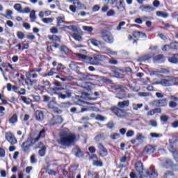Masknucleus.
<instances>
[{
	"mask_svg": "<svg viewBox=\"0 0 178 178\" xmlns=\"http://www.w3.org/2000/svg\"><path fill=\"white\" fill-rule=\"evenodd\" d=\"M43 137H45V129H44L39 132L36 138H33L31 136L29 137L28 139L24 142L22 145V149L24 152L30 151V147H31L33 144H35V143H37L40 138H43Z\"/></svg>",
	"mask_w": 178,
	"mask_h": 178,
	"instance_id": "f257e3e1",
	"label": "nucleus"
},
{
	"mask_svg": "<svg viewBox=\"0 0 178 178\" xmlns=\"http://www.w3.org/2000/svg\"><path fill=\"white\" fill-rule=\"evenodd\" d=\"M74 141H76V136L74 134L63 132L60 135L59 143L65 147H70L74 144Z\"/></svg>",
	"mask_w": 178,
	"mask_h": 178,
	"instance_id": "f03ea898",
	"label": "nucleus"
},
{
	"mask_svg": "<svg viewBox=\"0 0 178 178\" xmlns=\"http://www.w3.org/2000/svg\"><path fill=\"white\" fill-rule=\"evenodd\" d=\"M76 56L80 58V59H83V60H87L88 59L90 65H98L100 62H102L106 59V57L104 55H97L95 54L93 58L87 57L86 55H83L80 53L76 54Z\"/></svg>",
	"mask_w": 178,
	"mask_h": 178,
	"instance_id": "7ed1b4c3",
	"label": "nucleus"
},
{
	"mask_svg": "<svg viewBox=\"0 0 178 178\" xmlns=\"http://www.w3.org/2000/svg\"><path fill=\"white\" fill-rule=\"evenodd\" d=\"M102 38L105 42H107V44H113V41H115L113 35L108 31H102Z\"/></svg>",
	"mask_w": 178,
	"mask_h": 178,
	"instance_id": "20e7f679",
	"label": "nucleus"
},
{
	"mask_svg": "<svg viewBox=\"0 0 178 178\" xmlns=\"http://www.w3.org/2000/svg\"><path fill=\"white\" fill-rule=\"evenodd\" d=\"M70 35L74 38V40H75V41H78L79 42L83 41V31L77 26L75 28V30L72 31Z\"/></svg>",
	"mask_w": 178,
	"mask_h": 178,
	"instance_id": "39448f33",
	"label": "nucleus"
},
{
	"mask_svg": "<svg viewBox=\"0 0 178 178\" xmlns=\"http://www.w3.org/2000/svg\"><path fill=\"white\" fill-rule=\"evenodd\" d=\"M146 174L144 175L145 177H149V178H156L158 177V172L156 170H155V168L154 166H152L146 170Z\"/></svg>",
	"mask_w": 178,
	"mask_h": 178,
	"instance_id": "423d86ee",
	"label": "nucleus"
},
{
	"mask_svg": "<svg viewBox=\"0 0 178 178\" xmlns=\"http://www.w3.org/2000/svg\"><path fill=\"white\" fill-rule=\"evenodd\" d=\"M48 108L54 112V113H62V111L56 107V99L55 97L48 104Z\"/></svg>",
	"mask_w": 178,
	"mask_h": 178,
	"instance_id": "0eeeda50",
	"label": "nucleus"
},
{
	"mask_svg": "<svg viewBox=\"0 0 178 178\" xmlns=\"http://www.w3.org/2000/svg\"><path fill=\"white\" fill-rule=\"evenodd\" d=\"M6 139L11 145H15V144H17V140H16V138H15V135L12 134L11 132H6L5 135Z\"/></svg>",
	"mask_w": 178,
	"mask_h": 178,
	"instance_id": "6e6552de",
	"label": "nucleus"
},
{
	"mask_svg": "<svg viewBox=\"0 0 178 178\" xmlns=\"http://www.w3.org/2000/svg\"><path fill=\"white\" fill-rule=\"evenodd\" d=\"M113 113L115 114L118 118H126V111L123 109L119 108H113Z\"/></svg>",
	"mask_w": 178,
	"mask_h": 178,
	"instance_id": "1a4fd4ad",
	"label": "nucleus"
},
{
	"mask_svg": "<svg viewBox=\"0 0 178 178\" xmlns=\"http://www.w3.org/2000/svg\"><path fill=\"white\" fill-rule=\"evenodd\" d=\"M178 49V43L175 42L170 44H165L162 47L163 51H170L172 49Z\"/></svg>",
	"mask_w": 178,
	"mask_h": 178,
	"instance_id": "9d476101",
	"label": "nucleus"
},
{
	"mask_svg": "<svg viewBox=\"0 0 178 178\" xmlns=\"http://www.w3.org/2000/svg\"><path fill=\"white\" fill-rule=\"evenodd\" d=\"M97 148L99 149V154L101 156H106V155H108V150L106 148H105L104 145L102 143H98Z\"/></svg>",
	"mask_w": 178,
	"mask_h": 178,
	"instance_id": "9b49d317",
	"label": "nucleus"
},
{
	"mask_svg": "<svg viewBox=\"0 0 178 178\" xmlns=\"http://www.w3.org/2000/svg\"><path fill=\"white\" fill-rule=\"evenodd\" d=\"M63 123V118L60 115L54 116L50 121V124H60Z\"/></svg>",
	"mask_w": 178,
	"mask_h": 178,
	"instance_id": "f8f14e48",
	"label": "nucleus"
},
{
	"mask_svg": "<svg viewBox=\"0 0 178 178\" xmlns=\"http://www.w3.org/2000/svg\"><path fill=\"white\" fill-rule=\"evenodd\" d=\"M73 5L76 9H83V10H87V7L79 0H73Z\"/></svg>",
	"mask_w": 178,
	"mask_h": 178,
	"instance_id": "ddd939ff",
	"label": "nucleus"
},
{
	"mask_svg": "<svg viewBox=\"0 0 178 178\" xmlns=\"http://www.w3.org/2000/svg\"><path fill=\"white\" fill-rule=\"evenodd\" d=\"M139 9L142 10V12H154V9L151 6H144L142 5L139 7Z\"/></svg>",
	"mask_w": 178,
	"mask_h": 178,
	"instance_id": "4468645a",
	"label": "nucleus"
},
{
	"mask_svg": "<svg viewBox=\"0 0 178 178\" xmlns=\"http://www.w3.org/2000/svg\"><path fill=\"white\" fill-rule=\"evenodd\" d=\"M133 36L134 38H144V37L147 38V35H145V33L137 31L133 32Z\"/></svg>",
	"mask_w": 178,
	"mask_h": 178,
	"instance_id": "2eb2a0df",
	"label": "nucleus"
},
{
	"mask_svg": "<svg viewBox=\"0 0 178 178\" xmlns=\"http://www.w3.org/2000/svg\"><path fill=\"white\" fill-rule=\"evenodd\" d=\"M130 105V101L129 100H124L123 102H119L118 104V106L121 109H124V108H127Z\"/></svg>",
	"mask_w": 178,
	"mask_h": 178,
	"instance_id": "dca6fc26",
	"label": "nucleus"
},
{
	"mask_svg": "<svg viewBox=\"0 0 178 178\" xmlns=\"http://www.w3.org/2000/svg\"><path fill=\"white\" fill-rule=\"evenodd\" d=\"M105 134H104L103 133L101 134H98L95 137V140L96 141V143H101L104 140H105Z\"/></svg>",
	"mask_w": 178,
	"mask_h": 178,
	"instance_id": "f3484780",
	"label": "nucleus"
},
{
	"mask_svg": "<svg viewBox=\"0 0 178 178\" xmlns=\"http://www.w3.org/2000/svg\"><path fill=\"white\" fill-rule=\"evenodd\" d=\"M145 152H146V154H154V152H155V147L148 145L145 148Z\"/></svg>",
	"mask_w": 178,
	"mask_h": 178,
	"instance_id": "a211bd4d",
	"label": "nucleus"
},
{
	"mask_svg": "<svg viewBox=\"0 0 178 178\" xmlns=\"http://www.w3.org/2000/svg\"><path fill=\"white\" fill-rule=\"evenodd\" d=\"M39 148H41L39 151L40 156H44L45 155V150L47 149V147L44 146V144L42 142H40Z\"/></svg>",
	"mask_w": 178,
	"mask_h": 178,
	"instance_id": "6ab92c4d",
	"label": "nucleus"
},
{
	"mask_svg": "<svg viewBox=\"0 0 178 178\" xmlns=\"http://www.w3.org/2000/svg\"><path fill=\"white\" fill-rule=\"evenodd\" d=\"M35 117L37 120H39L40 122L44 120V113L41 111H37L35 112Z\"/></svg>",
	"mask_w": 178,
	"mask_h": 178,
	"instance_id": "aec40b11",
	"label": "nucleus"
},
{
	"mask_svg": "<svg viewBox=\"0 0 178 178\" xmlns=\"http://www.w3.org/2000/svg\"><path fill=\"white\" fill-rule=\"evenodd\" d=\"M163 166L167 168H172V166H173V161L167 159L163 161Z\"/></svg>",
	"mask_w": 178,
	"mask_h": 178,
	"instance_id": "412c9836",
	"label": "nucleus"
},
{
	"mask_svg": "<svg viewBox=\"0 0 178 178\" xmlns=\"http://www.w3.org/2000/svg\"><path fill=\"white\" fill-rule=\"evenodd\" d=\"M136 170L137 172H138L140 174L143 173V170H144L143 167V163L141 161H138L135 165Z\"/></svg>",
	"mask_w": 178,
	"mask_h": 178,
	"instance_id": "4be33fe9",
	"label": "nucleus"
},
{
	"mask_svg": "<svg viewBox=\"0 0 178 178\" xmlns=\"http://www.w3.org/2000/svg\"><path fill=\"white\" fill-rule=\"evenodd\" d=\"M170 63H178V54H174L168 58Z\"/></svg>",
	"mask_w": 178,
	"mask_h": 178,
	"instance_id": "5701e85b",
	"label": "nucleus"
},
{
	"mask_svg": "<svg viewBox=\"0 0 178 178\" xmlns=\"http://www.w3.org/2000/svg\"><path fill=\"white\" fill-rule=\"evenodd\" d=\"M156 16H159V17H163L164 19H166V17H169V14L166 12H162V11H157L156 13Z\"/></svg>",
	"mask_w": 178,
	"mask_h": 178,
	"instance_id": "b1692460",
	"label": "nucleus"
},
{
	"mask_svg": "<svg viewBox=\"0 0 178 178\" xmlns=\"http://www.w3.org/2000/svg\"><path fill=\"white\" fill-rule=\"evenodd\" d=\"M170 152H172L175 161L178 162V151L175 149H173V147H171V149H169Z\"/></svg>",
	"mask_w": 178,
	"mask_h": 178,
	"instance_id": "393cba45",
	"label": "nucleus"
},
{
	"mask_svg": "<svg viewBox=\"0 0 178 178\" xmlns=\"http://www.w3.org/2000/svg\"><path fill=\"white\" fill-rule=\"evenodd\" d=\"M154 60L156 62H165V56L162 54L157 55L154 57Z\"/></svg>",
	"mask_w": 178,
	"mask_h": 178,
	"instance_id": "a878e982",
	"label": "nucleus"
},
{
	"mask_svg": "<svg viewBox=\"0 0 178 178\" xmlns=\"http://www.w3.org/2000/svg\"><path fill=\"white\" fill-rule=\"evenodd\" d=\"M85 79H87V80H91L92 81H94V80H98V79H99V76L97 75L87 74L86 75Z\"/></svg>",
	"mask_w": 178,
	"mask_h": 178,
	"instance_id": "bb28decb",
	"label": "nucleus"
},
{
	"mask_svg": "<svg viewBox=\"0 0 178 178\" xmlns=\"http://www.w3.org/2000/svg\"><path fill=\"white\" fill-rule=\"evenodd\" d=\"M90 118H95L96 120H106V118L101 115H97V116H95V114L92 113L90 114Z\"/></svg>",
	"mask_w": 178,
	"mask_h": 178,
	"instance_id": "cd10ccee",
	"label": "nucleus"
},
{
	"mask_svg": "<svg viewBox=\"0 0 178 178\" xmlns=\"http://www.w3.org/2000/svg\"><path fill=\"white\" fill-rule=\"evenodd\" d=\"M9 123H10L11 124H15V123H17V115L13 114L9 119Z\"/></svg>",
	"mask_w": 178,
	"mask_h": 178,
	"instance_id": "c85d7f7f",
	"label": "nucleus"
},
{
	"mask_svg": "<svg viewBox=\"0 0 178 178\" xmlns=\"http://www.w3.org/2000/svg\"><path fill=\"white\" fill-rule=\"evenodd\" d=\"M156 73H169V71L165 68H159L156 71L152 72V74L155 75Z\"/></svg>",
	"mask_w": 178,
	"mask_h": 178,
	"instance_id": "c756f323",
	"label": "nucleus"
},
{
	"mask_svg": "<svg viewBox=\"0 0 178 178\" xmlns=\"http://www.w3.org/2000/svg\"><path fill=\"white\" fill-rule=\"evenodd\" d=\"M160 83L162 86H164L165 87H169V86H172V84L170 83V81H169L168 79H162Z\"/></svg>",
	"mask_w": 178,
	"mask_h": 178,
	"instance_id": "7c9ffc66",
	"label": "nucleus"
},
{
	"mask_svg": "<svg viewBox=\"0 0 178 178\" xmlns=\"http://www.w3.org/2000/svg\"><path fill=\"white\" fill-rule=\"evenodd\" d=\"M93 158L96 159L93 161V165L94 166H102V162L98 161V157L95 155H93Z\"/></svg>",
	"mask_w": 178,
	"mask_h": 178,
	"instance_id": "2f4dec72",
	"label": "nucleus"
},
{
	"mask_svg": "<svg viewBox=\"0 0 178 178\" xmlns=\"http://www.w3.org/2000/svg\"><path fill=\"white\" fill-rule=\"evenodd\" d=\"M14 9L18 12V13H22V10L23 8H22V4L20 3H16L14 5Z\"/></svg>",
	"mask_w": 178,
	"mask_h": 178,
	"instance_id": "473e14b6",
	"label": "nucleus"
},
{
	"mask_svg": "<svg viewBox=\"0 0 178 178\" xmlns=\"http://www.w3.org/2000/svg\"><path fill=\"white\" fill-rule=\"evenodd\" d=\"M158 112H161V110H159L158 108L152 109L149 111H148L147 116H152V115H155L156 113H158Z\"/></svg>",
	"mask_w": 178,
	"mask_h": 178,
	"instance_id": "72a5a7b5",
	"label": "nucleus"
},
{
	"mask_svg": "<svg viewBox=\"0 0 178 178\" xmlns=\"http://www.w3.org/2000/svg\"><path fill=\"white\" fill-rule=\"evenodd\" d=\"M82 29L84 31H87V33H92V31H94L92 26H83Z\"/></svg>",
	"mask_w": 178,
	"mask_h": 178,
	"instance_id": "f704fd0d",
	"label": "nucleus"
},
{
	"mask_svg": "<svg viewBox=\"0 0 178 178\" xmlns=\"http://www.w3.org/2000/svg\"><path fill=\"white\" fill-rule=\"evenodd\" d=\"M143 104L134 103L132 104V107H133L134 111H137L138 109H141V108H143Z\"/></svg>",
	"mask_w": 178,
	"mask_h": 178,
	"instance_id": "c9c22d12",
	"label": "nucleus"
},
{
	"mask_svg": "<svg viewBox=\"0 0 178 178\" xmlns=\"http://www.w3.org/2000/svg\"><path fill=\"white\" fill-rule=\"evenodd\" d=\"M65 22V17H57V26L60 27V24Z\"/></svg>",
	"mask_w": 178,
	"mask_h": 178,
	"instance_id": "e433bc0d",
	"label": "nucleus"
},
{
	"mask_svg": "<svg viewBox=\"0 0 178 178\" xmlns=\"http://www.w3.org/2000/svg\"><path fill=\"white\" fill-rule=\"evenodd\" d=\"M114 90L117 92H123L124 89H123V86H120V85H116L114 86Z\"/></svg>",
	"mask_w": 178,
	"mask_h": 178,
	"instance_id": "4c0bfd02",
	"label": "nucleus"
},
{
	"mask_svg": "<svg viewBox=\"0 0 178 178\" xmlns=\"http://www.w3.org/2000/svg\"><path fill=\"white\" fill-rule=\"evenodd\" d=\"M69 67L71 69V70H77L79 69V66H77L74 62H71V63L69 65Z\"/></svg>",
	"mask_w": 178,
	"mask_h": 178,
	"instance_id": "58836bf2",
	"label": "nucleus"
},
{
	"mask_svg": "<svg viewBox=\"0 0 178 178\" xmlns=\"http://www.w3.org/2000/svg\"><path fill=\"white\" fill-rule=\"evenodd\" d=\"M49 39L50 41H60V37L56 36V35L49 36Z\"/></svg>",
	"mask_w": 178,
	"mask_h": 178,
	"instance_id": "ea45409f",
	"label": "nucleus"
},
{
	"mask_svg": "<svg viewBox=\"0 0 178 178\" xmlns=\"http://www.w3.org/2000/svg\"><path fill=\"white\" fill-rule=\"evenodd\" d=\"M21 99L23 101V102H24V104H26L27 105H30V104H31V100L24 96H22Z\"/></svg>",
	"mask_w": 178,
	"mask_h": 178,
	"instance_id": "a19ab883",
	"label": "nucleus"
},
{
	"mask_svg": "<svg viewBox=\"0 0 178 178\" xmlns=\"http://www.w3.org/2000/svg\"><path fill=\"white\" fill-rule=\"evenodd\" d=\"M42 22H43L45 24H49V23H52L54 22L53 18H42Z\"/></svg>",
	"mask_w": 178,
	"mask_h": 178,
	"instance_id": "79ce46f5",
	"label": "nucleus"
},
{
	"mask_svg": "<svg viewBox=\"0 0 178 178\" xmlns=\"http://www.w3.org/2000/svg\"><path fill=\"white\" fill-rule=\"evenodd\" d=\"M101 81L103 83H106L107 84H112V81L109 79L105 78V77H100Z\"/></svg>",
	"mask_w": 178,
	"mask_h": 178,
	"instance_id": "37998d69",
	"label": "nucleus"
},
{
	"mask_svg": "<svg viewBox=\"0 0 178 178\" xmlns=\"http://www.w3.org/2000/svg\"><path fill=\"white\" fill-rule=\"evenodd\" d=\"M173 176H174L173 172H170V171H167L164 174V178H172L173 177Z\"/></svg>",
	"mask_w": 178,
	"mask_h": 178,
	"instance_id": "c03bdc74",
	"label": "nucleus"
},
{
	"mask_svg": "<svg viewBox=\"0 0 178 178\" xmlns=\"http://www.w3.org/2000/svg\"><path fill=\"white\" fill-rule=\"evenodd\" d=\"M74 151L76 156H78V158L83 156V152H81V150H80L79 148H76Z\"/></svg>",
	"mask_w": 178,
	"mask_h": 178,
	"instance_id": "a18cd8bd",
	"label": "nucleus"
},
{
	"mask_svg": "<svg viewBox=\"0 0 178 178\" xmlns=\"http://www.w3.org/2000/svg\"><path fill=\"white\" fill-rule=\"evenodd\" d=\"M145 136L143 135V134L141 133H138L136 134V140H138V141H141L143 140H145Z\"/></svg>",
	"mask_w": 178,
	"mask_h": 178,
	"instance_id": "49530a36",
	"label": "nucleus"
},
{
	"mask_svg": "<svg viewBox=\"0 0 178 178\" xmlns=\"http://www.w3.org/2000/svg\"><path fill=\"white\" fill-rule=\"evenodd\" d=\"M30 19L32 22H34V20L37 19V17L35 16V10H32L30 13Z\"/></svg>",
	"mask_w": 178,
	"mask_h": 178,
	"instance_id": "de8ad7c7",
	"label": "nucleus"
},
{
	"mask_svg": "<svg viewBox=\"0 0 178 178\" xmlns=\"http://www.w3.org/2000/svg\"><path fill=\"white\" fill-rule=\"evenodd\" d=\"M151 58H152V56H151V54H147V55L143 56L141 58V61L145 62V60H149V59H151Z\"/></svg>",
	"mask_w": 178,
	"mask_h": 178,
	"instance_id": "09e8293b",
	"label": "nucleus"
},
{
	"mask_svg": "<svg viewBox=\"0 0 178 178\" xmlns=\"http://www.w3.org/2000/svg\"><path fill=\"white\" fill-rule=\"evenodd\" d=\"M77 26L76 25H70V26H64L61 29H68V30H72L73 31L74 30H76V28Z\"/></svg>",
	"mask_w": 178,
	"mask_h": 178,
	"instance_id": "8fccbe9b",
	"label": "nucleus"
},
{
	"mask_svg": "<svg viewBox=\"0 0 178 178\" xmlns=\"http://www.w3.org/2000/svg\"><path fill=\"white\" fill-rule=\"evenodd\" d=\"M110 137L111 138H112V140H118V138L120 137V134L118 133H113L111 134Z\"/></svg>",
	"mask_w": 178,
	"mask_h": 178,
	"instance_id": "3c124183",
	"label": "nucleus"
},
{
	"mask_svg": "<svg viewBox=\"0 0 178 178\" xmlns=\"http://www.w3.org/2000/svg\"><path fill=\"white\" fill-rule=\"evenodd\" d=\"M159 101V106H165V105H166V103L168 102L167 99H163Z\"/></svg>",
	"mask_w": 178,
	"mask_h": 178,
	"instance_id": "603ef678",
	"label": "nucleus"
},
{
	"mask_svg": "<svg viewBox=\"0 0 178 178\" xmlns=\"http://www.w3.org/2000/svg\"><path fill=\"white\" fill-rule=\"evenodd\" d=\"M106 54H108V55H113V56H115L117 54L116 51H112V49L109 48L106 49Z\"/></svg>",
	"mask_w": 178,
	"mask_h": 178,
	"instance_id": "864d4df0",
	"label": "nucleus"
},
{
	"mask_svg": "<svg viewBox=\"0 0 178 178\" xmlns=\"http://www.w3.org/2000/svg\"><path fill=\"white\" fill-rule=\"evenodd\" d=\"M126 25V22H121L119 23V24L117 26V30L118 31H120V30H122V27H123V26Z\"/></svg>",
	"mask_w": 178,
	"mask_h": 178,
	"instance_id": "5fc2aeb1",
	"label": "nucleus"
},
{
	"mask_svg": "<svg viewBox=\"0 0 178 178\" xmlns=\"http://www.w3.org/2000/svg\"><path fill=\"white\" fill-rule=\"evenodd\" d=\"M90 42L95 47H98V45L99 44V41H98L97 39H90Z\"/></svg>",
	"mask_w": 178,
	"mask_h": 178,
	"instance_id": "6e6d98bb",
	"label": "nucleus"
},
{
	"mask_svg": "<svg viewBox=\"0 0 178 178\" xmlns=\"http://www.w3.org/2000/svg\"><path fill=\"white\" fill-rule=\"evenodd\" d=\"M139 97H149L151 93L147 92H141L138 93Z\"/></svg>",
	"mask_w": 178,
	"mask_h": 178,
	"instance_id": "4d7b16f0",
	"label": "nucleus"
},
{
	"mask_svg": "<svg viewBox=\"0 0 178 178\" xmlns=\"http://www.w3.org/2000/svg\"><path fill=\"white\" fill-rule=\"evenodd\" d=\"M150 136L152 138H159V137H162V135L157 133H150Z\"/></svg>",
	"mask_w": 178,
	"mask_h": 178,
	"instance_id": "13d9d810",
	"label": "nucleus"
},
{
	"mask_svg": "<svg viewBox=\"0 0 178 178\" xmlns=\"http://www.w3.org/2000/svg\"><path fill=\"white\" fill-rule=\"evenodd\" d=\"M5 107L0 106V118H2V116H5Z\"/></svg>",
	"mask_w": 178,
	"mask_h": 178,
	"instance_id": "bf43d9fd",
	"label": "nucleus"
},
{
	"mask_svg": "<svg viewBox=\"0 0 178 178\" xmlns=\"http://www.w3.org/2000/svg\"><path fill=\"white\" fill-rule=\"evenodd\" d=\"M54 74H56V72H54V71H51V70H50V71H49L47 73H46L43 77H47V76H54Z\"/></svg>",
	"mask_w": 178,
	"mask_h": 178,
	"instance_id": "052dcab7",
	"label": "nucleus"
},
{
	"mask_svg": "<svg viewBox=\"0 0 178 178\" xmlns=\"http://www.w3.org/2000/svg\"><path fill=\"white\" fill-rule=\"evenodd\" d=\"M17 37H18L19 40H24V33H23V32H17Z\"/></svg>",
	"mask_w": 178,
	"mask_h": 178,
	"instance_id": "680f3d73",
	"label": "nucleus"
},
{
	"mask_svg": "<svg viewBox=\"0 0 178 178\" xmlns=\"http://www.w3.org/2000/svg\"><path fill=\"white\" fill-rule=\"evenodd\" d=\"M149 123H150V126H152V127H156V126H158V124L156 123V120H151Z\"/></svg>",
	"mask_w": 178,
	"mask_h": 178,
	"instance_id": "e2e57ef3",
	"label": "nucleus"
},
{
	"mask_svg": "<svg viewBox=\"0 0 178 178\" xmlns=\"http://www.w3.org/2000/svg\"><path fill=\"white\" fill-rule=\"evenodd\" d=\"M133 136H134V131L129 130L127 132V137H133Z\"/></svg>",
	"mask_w": 178,
	"mask_h": 178,
	"instance_id": "0e129e2a",
	"label": "nucleus"
},
{
	"mask_svg": "<svg viewBox=\"0 0 178 178\" xmlns=\"http://www.w3.org/2000/svg\"><path fill=\"white\" fill-rule=\"evenodd\" d=\"M169 106L170 108H176V106H177V103H176L175 102L171 101L169 103Z\"/></svg>",
	"mask_w": 178,
	"mask_h": 178,
	"instance_id": "69168bd1",
	"label": "nucleus"
},
{
	"mask_svg": "<svg viewBox=\"0 0 178 178\" xmlns=\"http://www.w3.org/2000/svg\"><path fill=\"white\" fill-rule=\"evenodd\" d=\"M21 13H30V8L26 7L22 10Z\"/></svg>",
	"mask_w": 178,
	"mask_h": 178,
	"instance_id": "338daca9",
	"label": "nucleus"
},
{
	"mask_svg": "<svg viewBox=\"0 0 178 178\" xmlns=\"http://www.w3.org/2000/svg\"><path fill=\"white\" fill-rule=\"evenodd\" d=\"M153 106H159V100H154L152 102Z\"/></svg>",
	"mask_w": 178,
	"mask_h": 178,
	"instance_id": "774afa93",
	"label": "nucleus"
}]
</instances>
